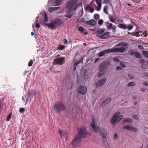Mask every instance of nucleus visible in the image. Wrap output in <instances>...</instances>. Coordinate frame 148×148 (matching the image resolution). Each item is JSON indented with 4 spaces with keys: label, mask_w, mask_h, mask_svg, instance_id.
Wrapping results in <instances>:
<instances>
[{
    "label": "nucleus",
    "mask_w": 148,
    "mask_h": 148,
    "mask_svg": "<svg viewBox=\"0 0 148 148\" xmlns=\"http://www.w3.org/2000/svg\"><path fill=\"white\" fill-rule=\"evenodd\" d=\"M136 85V83L134 82H129L127 84V86L128 87H131Z\"/></svg>",
    "instance_id": "obj_23"
},
{
    "label": "nucleus",
    "mask_w": 148,
    "mask_h": 148,
    "mask_svg": "<svg viewBox=\"0 0 148 148\" xmlns=\"http://www.w3.org/2000/svg\"><path fill=\"white\" fill-rule=\"evenodd\" d=\"M61 2V0H55L54 3H53V6H57L60 5Z\"/></svg>",
    "instance_id": "obj_18"
},
{
    "label": "nucleus",
    "mask_w": 148,
    "mask_h": 148,
    "mask_svg": "<svg viewBox=\"0 0 148 148\" xmlns=\"http://www.w3.org/2000/svg\"><path fill=\"white\" fill-rule=\"evenodd\" d=\"M110 0H103L104 2L103 3L107 4L110 1Z\"/></svg>",
    "instance_id": "obj_54"
},
{
    "label": "nucleus",
    "mask_w": 148,
    "mask_h": 148,
    "mask_svg": "<svg viewBox=\"0 0 148 148\" xmlns=\"http://www.w3.org/2000/svg\"><path fill=\"white\" fill-rule=\"evenodd\" d=\"M65 46L63 45H60L58 48V49L60 50H62L65 49Z\"/></svg>",
    "instance_id": "obj_33"
},
{
    "label": "nucleus",
    "mask_w": 148,
    "mask_h": 148,
    "mask_svg": "<svg viewBox=\"0 0 148 148\" xmlns=\"http://www.w3.org/2000/svg\"><path fill=\"white\" fill-rule=\"evenodd\" d=\"M47 15L46 13H45L44 16V21L45 22H47L48 21V18L47 17Z\"/></svg>",
    "instance_id": "obj_29"
},
{
    "label": "nucleus",
    "mask_w": 148,
    "mask_h": 148,
    "mask_svg": "<svg viewBox=\"0 0 148 148\" xmlns=\"http://www.w3.org/2000/svg\"><path fill=\"white\" fill-rule=\"evenodd\" d=\"M138 47L139 49L141 50H143L144 49L143 47L142 46L140 45H138Z\"/></svg>",
    "instance_id": "obj_51"
},
{
    "label": "nucleus",
    "mask_w": 148,
    "mask_h": 148,
    "mask_svg": "<svg viewBox=\"0 0 148 148\" xmlns=\"http://www.w3.org/2000/svg\"><path fill=\"white\" fill-rule=\"evenodd\" d=\"M144 36L145 37H147V35H148V34L147 33V31H146L144 32H143Z\"/></svg>",
    "instance_id": "obj_48"
},
{
    "label": "nucleus",
    "mask_w": 148,
    "mask_h": 148,
    "mask_svg": "<svg viewBox=\"0 0 148 148\" xmlns=\"http://www.w3.org/2000/svg\"><path fill=\"white\" fill-rule=\"evenodd\" d=\"M121 45H122L123 46H126L127 44L125 42H121Z\"/></svg>",
    "instance_id": "obj_44"
},
{
    "label": "nucleus",
    "mask_w": 148,
    "mask_h": 148,
    "mask_svg": "<svg viewBox=\"0 0 148 148\" xmlns=\"http://www.w3.org/2000/svg\"><path fill=\"white\" fill-rule=\"evenodd\" d=\"M132 122V119L129 118H126L123 121V123Z\"/></svg>",
    "instance_id": "obj_21"
},
{
    "label": "nucleus",
    "mask_w": 148,
    "mask_h": 148,
    "mask_svg": "<svg viewBox=\"0 0 148 148\" xmlns=\"http://www.w3.org/2000/svg\"><path fill=\"white\" fill-rule=\"evenodd\" d=\"M108 7L106 6H105L103 8V12H104L106 14H108V12L107 10Z\"/></svg>",
    "instance_id": "obj_31"
},
{
    "label": "nucleus",
    "mask_w": 148,
    "mask_h": 148,
    "mask_svg": "<svg viewBox=\"0 0 148 148\" xmlns=\"http://www.w3.org/2000/svg\"><path fill=\"white\" fill-rule=\"evenodd\" d=\"M90 6L89 5H87L86 8H85V10H87L89 9H90Z\"/></svg>",
    "instance_id": "obj_57"
},
{
    "label": "nucleus",
    "mask_w": 148,
    "mask_h": 148,
    "mask_svg": "<svg viewBox=\"0 0 148 148\" xmlns=\"http://www.w3.org/2000/svg\"><path fill=\"white\" fill-rule=\"evenodd\" d=\"M122 69V68L120 66H118L116 68V70H121Z\"/></svg>",
    "instance_id": "obj_60"
},
{
    "label": "nucleus",
    "mask_w": 148,
    "mask_h": 148,
    "mask_svg": "<svg viewBox=\"0 0 148 148\" xmlns=\"http://www.w3.org/2000/svg\"><path fill=\"white\" fill-rule=\"evenodd\" d=\"M142 32V31H139L137 32L133 33L132 34V36H135L138 37L140 36V35L139 34V33H141Z\"/></svg>",
    "instance_id": "obj_20"
},
{
    "label": "nucleus",
    "mask_w": 148,
    "mask_h": 148,
    "mask_svg": "<svg viewBox=\"0 0 148 148\" xmlns=\"http://www.w3.org/2000/svg\"><path fill=\"white\" fill-rule=\"evenodd\" d=\"M103 22V21L102 19H100L99 20L98 22V23L100 25H102Z\"/></svg>",
    "instance_id": "obj_41"
},
{
    "label": "nucleus",
    "mask_w": 148,
    "mask_h": 148,
    "mask_svg": "<svg viewBox=\"0 0 148 148\" xmlns=\"http://www.w3.org/2000/svg\"><path fill=\"white\" fill-rule=\"evenodd\" d=\"M105 31V29H99L97 31V33L100 34H101L104 33Z\"/></svg>",
    "instance_id": "obj_25"
},
{
    "label": "nucleus",
    "mask_w": 148,
    "mask_h": 148,
    "mask_svg": "<svg viewBox=\"0 0 148 148\" xmlns=\"http://www.w3.org/2000/svg\"><path fill=\"white\" fill-rule=\"evenodd\" d=\"M65 60L64 57H60L54 60V63L56 64L61 65L63 63V62Z\"/></svg>",
    "instance_id": "obj_10"
},
{
    "label": "nucleus",
    "mask_w": 148,
    "mask_h": 148,
    "mask_svg": "<svg viewBox=\"0 0 148 148\" xmlns=\"http://www.w3.org/2000/svg\"><path fill=\"white\" fill-rule=\"evenodd\" d=\"M98 8H97L96 9L97 10V11H99L101 9V6L98 5Z\"/></svg>",
    "instance_id": "obj_59"
},
{
    "label": "nucleus",
    "mask_w": 148,
    "mask_h": 148,
    "mask_svg": "<svg viewBox=\"0 0 148 148\" xmlns=\"http://www.w3.org/2000/svg\"><path fill=\"white\" fill-rule=\"evenodd\" d=\"M87 91V88L85 86H82L79 87L77 89V92L82 95H85Z\"/></svg>",
    "instance_id": "obj_9"
},
{
    "label": "nucleus",
    "mask_w": 148,
    "mask_h": 148,
    "mask_svg": "<svg viewBox=\"0 0 148 148\" xmlns=\"http://www.w3.org/2000/svg\"><path fill=\"white\" fill-rule=\"evenodd\" d=\"M81 61H82V62H83V61H82V59H81V60H79L78 61H77L75 63H73L74 65H77V64H78L79 63H80V62H81Z\"/></svg>",
    "instance_id": "obj_37"
},
{
    "label": "nucleus",
    "mask_w": 148,
    "mask_h": 148,
    "mask_svg": "<svg viewBox=\"0 0 148 148\" xmlns=\"http://www.w3.org/2000/svg\"><path fill=\"white\" fill-rule=\"evenodd\" d=\"M108 63L104 62L99 65V72L97 75L98 77L101 76L106 73L108 67Z\"/></svg>",
    "instance_id": "obj_4"
},
{
    "label": "nucleus",
    "mask_w": 148,
    "mask_h": 148,
    "mask_svg": "<svg viewBox=\"0 0 148 148\" xmlns=\"http://www.w3.org/2000/svg\"><path fill=\"white\" fill-rule=\"evenodd\" d=\"M89 135V133L86 130L85 127H81L79 129L78 133L73 140L71 143V144L74 148L78 147L81 142L82 138Z\"/></svg>",
    "instance_id": "obj_1"
},
{
    "label": "nucleus",
    "mask_w": 148,
    "mask_h": 148,
    "mask_svg": "<svg viewBox=\"0 0 148 148\" xmlns=\"http://www.w3.org/2000/svg\"><path fill=\"white\" fill-rule=\"evenodd\" d=\"M94 17L95 19L97 20L99 18V15L97 14H95L94 15Z\"/></svg>",
    "instance_id": "obj_36"
},
{
    "label": "nucleus",
    "mask_w": 148,
    "mask_h": 148,
    "mask_svg": "<svg viewBox=\"0 0 148 148\" xmlns=\"http://www.w3.org/2000/svg\"><path fill=\"white\" fill-rule=\"evenodd\" d=\"M33 93V92L31 90H29L28 91L27 95L28 96H30L32 95Z\"/></svg>",
    "instance_id": "obj_30"
},
{
    "label": "nucleus",
    "mask_w": 148,
    "mask_h": 148,
    "mask_svg": "<svg viewBox=\"0 0 148 148\" xmlns=\"http://www.w3.org/2000/svg\"><path fill=\"white\" fill-rule=\"evenodd\" d=\"M107 79L106 78H104L103 79H100L95 83V84L97 87L98 86H101L103 85L106 82Z\"/></svg>",
    "instance_id": "obj_11"
},
{
    "label": "nucleus",
    "mask_w": 148,
    "mask_h": 148,
    "mask_svg": "<svg viewBox=\"0 0 148 148\" xmlns=\"http://www.w3.org/2000/svg\"><path fill=\"white\" fill-rule=\"evenodd\" d=\"M116 27L114 26H113L111 29L112 30V32L114 33L116 31Z\"/></svg>",
    "instance_id": "obj_50"
},
{
    "label": "nucleus",
    "mask_w": 148,
    "mask_h": 148,
    "mask_svg": "<svg viewBox=\"0 0 148 148\" xmlns=\"http://www.w3.org/2000/svg\"><path fill=\"white\" fill-rule=\"evenodd\" d=\"M111 100V98H108L102 103V104L103 105H105L109 103Z\"/></svg>",
    "instance_id": "obj_17"
},
{
    "label": "nucleus",
    "mask_w": 148,
    "mask_h": 148,
    "mask_svg": "<svg viewBox=\"0 0 148 148\" xmlns=\"http://www.w3.org/2000/svg\"><path fill=\"white\" fill-rule=\"evenodd\" d=\"M62 23L61 20L59 18L56 19L54 21L51 23H47L45 24L49 29L53 30L55 29L56 27H58Z\"/></svg>",
    "instance_id": "obj_5"
},
{
    "label": "nucleus",
    "mask_w": 148,
    "mask_h": 148,
    "mask_svg": "<svg viewBox=\"0 0 148 148\" xmlns=\"http://www.w3.org/2000/svg\"><path fill=\"white\" fill-rule=\"evenodd\" d=\"M99 60V58H96L95 61V62H94V63H96V62H97Z\"/></svg>",
    "instance_id": "obj_62"
},
{
    "label": "nucleus",
    "mask_w": 148,
    "mask_h": 148,
    "mask_svg": "<svg viewBox=\"0 0 148 148\" xmlns=\"http://www.w3.org/2000/svg\"><path fill=\"white\" fill-rule=\"evenodd\" d=\"M64 44H66L68 42V41L66 39H65L64 40Z\"/></svg>",
    "instance_id": "obj_61"
},
{
    "label": "nucleus",
    "mask_w": 148,
    "mask_h": 148,
    "mask_svg": "<svg viewBox=\"0 0 148 148\" xmlns=\"http://www.w3.org/2000/svg\"><path fill=\"white\" fill-rule=\"evenodd\" d=\"M94 9L92 8H90L89 10V12L91 13H92L94 12Z\"/></svg>",
    "instance_id": "obj_49"
},
{
    "label": "nucleus",
    "mask_w": 148,
    "mask_h": 148,
    "mask_svg": "<svg viewBox=\"0 0 148 148\" xmlns=\"http://www.w3.org/2000/svg\"><path fill=\"white\" fill-rule=\"evenodd\" d=\"M142 53L144 56L148 58V51H143Z\"/></svg>",
    "instance_id": "obj_26"
},
{
    "label": "nucleus",
    "mask_w": 148,
    "mask_h": 148,
    "mask_svg": "<svg viewBox=\"0 0 148 148\" xmlns=\"http://www.w3.org/2000/svg\"><path fill=\"white\" fill-rule=\"evenodd\" d=\"M120 64L122 67L125 68V65L123 62H121L120 63Z\"/></svg>",
    "instance_id": "obj_39"
},
{
    "label": "nucleus",
    "mask_w": 148,
    "mask_h": 148,
    "mask_svg": "<svg viewBox=\"0 0 148 148\" xmlns=\"http://www.w3.org/2000/svg\"><path fill=\"white\" fill-rule=\"evenodd\" d=\"M125 48L123 47L119 48L113 47L111 49H106L100 52L98 54V55L99 57H101L104 56L105 53L108 54L110 53L115 52L123 53L125 51Z\"/></svg>",
    "instance_id": "obj_3"
},
{
    "label": "nucleus",
    "mask_w": 148,
    "mask_h": 148,
    "mask_svg": "<svg viewBox=\"0 0 148 148\" xmlns=\"http://www.w3.org/2000/svg\"><path fill=\"white\" fill-rule=\"evenodd\" d=\"M140 62H141V63H144L145 62V61L143 59H141L140 60Z\"/></svg>",
    "instance_id": "obj_63"
},
{
    "label": "nucleus",
    "mask_w": 148,
    "mask_h": 148,
    "mask_svg": "<svg viewBox=\"0 0 148 148\" xmlns=\"http://www.w3.org/2000/svg\"><path fill=\"white\" fill-rule=\"evenodd\" d=\"M77 2V0H70L68 2L66 7L68 10L65 14L66 17L68 18L72 17V12L75 11L77 8L78 6L76 5Z\"/></svg>",
    "instance_id": "obj_2"
},
{
    "label": "nucleus",
    "mask_w": 148,
    "mask_h": 148,
    "mask_svg": "<svg viewBox=\"0 0 148 148\" xmlns=\"http://www.w3.org/2000/svg\"><path fill=\"white\" fill-rule=\"evenodd\" d=\"M140 90L141 91H143V92H144L145 91V89L144 88H141Z\"/></svg>",
    "instance_id": "obj_64"
},
{
    "label": "nucleus",
    "mask_w": 148,
    "mask_h": 148,
    "mask_svg": "<svg viewBox=\"0 0 148 148\" xmlns=\"http://www.w3.org/2000/svg\"><path fill=\"white\" fill-rule=\"evenodd\" d=\"M133 117L135 119L138 120L139 119V118L138 116L135 115H134L133 116Z\"/></svg>",
    "instance_id": "obj_46"
},
{
    "label": "nucleus",
    "mask_w": 148,
    "mask_h": 148,
    "mask_svg": "<svg viewBox=\"0 0 148 148\" xmlns=\"http://www.w3.org/2000/svg\"><path fill=\"white\" fill-rule=\"evenodd\" d=\"M36 27L38 28L39 29L40 27V26L39 24L36 23Z\"/></svg>",
    "instance_id": "obj_58"
},
{
    "label": "nucleus",
    "mask_w": 148,
    "mask_h": 148,
    "mask_svg": "<svg viewBox=\"0 0 148 148\" xmlns=\"http://www.w3.org/2000/svg\"><path fill=\"white\" fill-rule=\"evenodd\" d=\"M134 56L137 58H141V55L140 54L137 52H135V53L134 55Z\"/></svg>",
    "instance_id": "obj_22"
},
{
    "label": "nucleus",
    "mask_w": 148,
    "mask_h": 148,
    "mask_svg": "<svg viewBox=\"0 0 148 148\" xmlns=\"http://www.w3.org/2000/svg\"><path fill=\"white\" fill-rule=\"evenodd\" d=\"M11 118V114H9L8 116L6 121H10V119Z\"/></svg>",
    "instance_id": "obj_42"
},
{
    "label": "nucleus",
    "mask_w": 148,
    "mask_h": 148,
    "mask_svg": "<svg viewBox=\"0 0 148 148\" xmlns=\"http://www.w3.org/2000/svg\"><path fill=\"white\" fill-rule=\"evenodd\" d=\"M109 19L111 22L114 23L115 21V19L113 17L112 15H110L109 17Z\"/></svg>",
    "instance_id": "obj_24"
},
{
    "label": "nucleus",
    "mask_w": 148,
    "mask_h": 148,
    "mask_svg": "<svg viewBox=\"0 0 148 148\" xmlns=\"http://www.w3.org/2000/svg\"><path fill=\"white\" fill-rule=\"evenodd\" d=\"M123 129H126L129 131H132L134 132H136L138 131V129L132 126L126 125L123 127Z\"/></svg>",
    "instance_id": "obj_12"
},
{
    "label": "nucleus",
    "mask_w": 148,
    "mask_h": 148,
    "mask_svg": "<svg viewBox=\"0 0 148 148\" xmlns=\"http://www.w3.org/2000/svg\"><path fill=\"white\" fill-rule=\"evenodd\" d=\"M53 9V10L54 11L56 10H58L60 8V7H52Z\"/></svg>",
    "instance_id": "obj_53"
},
{
    "label": "nucleus",
    "mask_w": 148,
    "mask_h": 148,
    "mask_svg": "<svg viewBox=\"0 0 148 148\" xmlns=\"http://www.w3.org/2000/svg\"><path fill=\"white\" fill-rule=\"evenodd\" d=\"M92 122L91 123V125L92 129L95 133L99 132L100 129L98 126H96L97 122L94 118H92Z\"/></svg>",
    "instance_id": "obj_8"
},
{
    "label": "nucleus",
    "mask_w": 148,
    "mask_h": 148,
    "mask_svg": "<svg viewBox=\"0 0 148 148\" xmlns=\"http://www.w3.org/2000/svg\"><path fill=\"white\" fill-rule=\"evenodd\" d=\"M142 67L144 69H146L147 67V66L146 64H143L141 65Z\"/></svg>",
    "instance_id": "obj_47"
},
{
    "label": "nucleus",
    "mask_w": 148,
    "mask_h": 148,
    "mask_svg": "<svg viewBox=\"0 0 148 148\" xmlns=\"http://www.w3.org/2000/svg\"><path fill=\"white\" fill-rule=\"evenodd\" d=\"M25 109L24 108H20L19 109V112L21 113H23L25 110Z\"/></svg>",
    "instance_id": "obj_45"
},
{
    "label": "nucleus",
    "mask_w": 148,
    "mask_h": 148,
    "mask_svg": "<svg viewBox=\"0 0 148 148\" xmlns=\"http://www.w3.org/2000/svg\"><path fill=\"white\" fill-rule=\"evenodd\" d=\"M113 27V25L112 23H110L109 25L107 26V28L109 29H111Z\"/></svg>",
    "instance_id": "obj_34"
},
{
    "label": "nucleus",
    "mask_w": 148,
    "mask_h": 148,
    "mask_svg": "<svg viewBox=\"0 0 148 148\" xmlns=\"http://www.w3.org/2000/svg\"><path fill=\"white\" fill-rule=\"evenodd\" d=\"M129 53L130 55H134L135 52H134L132 50H131L129 51Z\"/></svg>",
    "instance_id": "obj_43"
},
{
    "label": "nucleus",
    "mask_w": 148,
    "mask_h": 148,
    "mask_svg": "<svg viewBox=\"0 0 148 148\" xmlns=\"http://www.w3.org/2000/svg\"><path fill=\"white\" fill-rule=\"evenodd\" d=\"M109 34V33L107 32L103 35L100 36L99 38L102 39L108 38L110 36Z\"/></svg>",
    "instance_id": "obj_15"
},
{
    "label": "nucleus",
    "mask_w": 148,
    "mask_h": 148,
    "mask_svg": "<svg viewBox=\"0 0 148 148\" xmlns=\"http://www.w3.org/2000/svg\"><path fill=\"white\" fill-rule=\"evenodd\" d=\"M53 108L56 112L58 113L63 110L65 108V106L62 102L58 101L54 104Z\"/></svg>",
    "instance_id": "obj_6"
},
{
    "label": "nucleus",
    "mask_w": 148,
    "mask_h": 148,
    "mask_svg": "<svg viewBox=\"0 0 148 148\" xmlns=\"http://www.w3.org/2000/svg\"><path fill=\"white\" fill-rule=\"evenodd\" d=\"M119 27L121 29H125L127 28L126 25L123 24H119L118 25Z\"/></svg>",
    "instance_id": "obj_19"
},
{
    "label": "nucleus",
    "mask_w": 148,
    "mask_h": 148,
    "mask_svg": "<svg viewBox=\"0 0 148 148\" xmlns=\"http://www.w3.org/2000/svg\"><path fill=\"white\" fill-rule=\"evenodd\" d=\"M33 64V61L32 60H31L29 62L28 65L29 66H32Z\"/></svg>",
    "instance_id": "obj_35"
},
{
    "label": "nucleus",
    "mask_w": 148,
    "mask_h": 148,
    "mask_svg": "<svg viewBox=\"0 0 148 148\" xmlns=\"http://www.w3.org/2000/svg\"><path fill=\"white\" fill-rule=\"evenodd\" d=\"M96 21L93 19H92L90 21L86 22V24L92 26L95 25H96Z\"/></svg>",
    "instance_id": "obj_14"
},
{
    "label": "nucleus",
    "mask_w": 148,
    "mask_h": 148,
    "mask_svg": "<svg viewBox=\"0 0 148 148\" xmlns=\"http://www.w3.org/2000/svg\"><path fill=\"white\" fill-rule=\"evenodd\" d=\"M80 21L82 22H85L86 23V21H85V19L84 17L81 18L79 19Z\"/></svg>",
    "instance_id": "obj_38"
},
{
    "label": "nucleus",
    "mask_w": 148,
    "mask_h": 148,
    "mask_svg": "<svg viewBox=\"0 0 148 148\" xmlns=\"http://www.w3.org/2000/svg\"><path fill=\"white\" fill-rule=\"evenodd\" d=\"M128 76V77L131 79H133L134 78V76L131 74H129Z\"/></svg>",
    "instance_id": "obj_40"
},
{
    "label": "nucleus",
    "mask_w": 148,
    "mask_h": 148,
    "mask_svg": "<svg viewBox=\"0 0 148 148\" xmlns=\"http://www.w3.org/2000/svg\"><path fill=\"white\" fill-rule=\"evenodd\" d=\"M54 11L52 7H50L49 9V11L50 12H52Z\"/></svg>",
    "instance_id": "obj_52"
},
{
    "label": "nucleus",
    "mask_w": 148,
    "mask_h": 148,
    "mask_svg": "<svg viewBox=\"0 0 148 148\" xmlns=\"http://www.w3.org/2000/svg\"><path fill=\"white\" fill-rule=\"evenodd\" d=\"M58 132L59 134L60 135V136L62 139L64 138H66L67 137L68 134L65 132H64L63 131L60 130H59L58 131Z\"/></svg>",
    "instance_id": "obj_13"
},
{
    "label": "nucleus",
    "mask_w": 148,
    "mask_h": 148,
    "mask_svg": "<svg viewBox=\"0 0 148 148\" xmlns=\"http://www.w3.org/2000/svg\"><path fill=\"white\" fill-rule=\"evenodd\" d=\"M127 28V30L128 31L132 29L134 27V26L131 25H128L127 26H126Z\"/></svg>",
    "instance_id": "obj_27"
},
{
    "label": "nucleus",
    "mask_w": 148,
    "mask_h": 148,
    "mask_svg": "<svg viewBox=\"0 0 148 148\" xmlns=\"http://www.w3.org/2000/svg\"><path fill=\"white\" fill-rule=\"evenodd\" d=\"M118 138V136L117 134L115 133L114 134V138L115 139H117Z\"/></svg>",
    "instance_id": "obj_55"
},
{
    "label": "nucleus",
    "mask_w": 148,
    "mask_h": 148,
    "mask_svg": "<svg viewBox=\"0 0 148 148\" xmlns=\"http://www.w3.org/2000/svg\"><path fill=\"white\" fill-rule=\"evenodd\" d=\"M119 114V112H117L114 115L111 120L112 125H114L123 118V116L122 115L118 116Z\"/></svg>",
    "instance_id": "obj_7"
},
{
    "label": "nucleus",
    "mask_w": 148,
    "mask_h": 148,
    "mask_svg": "<svg viewBox=\"0 0 148 148\" xmlns=\"http://www.w3.org/2000/svg\"><path fill=\"white\" fill-rule=\"evenodd\" d=\"M102 0H96V3L98 5L101 6V2Z\"/></svg>",
    "instance_id": "obj_28"
},
{
    "label": "nucleus",
    "mask_w": 148,
    "mask_h": 148,
    "mask_svg": "<svg viewBox=\"0 0 148 148\" xmlns=\"http://www.w3.org/2000/svg\"><path fill=\"white\" fill-rule=\"evenodd\" d=\"M78 30L82 33L84 30V28L81 26L79 27L78 28Z\"/></svg>",
    "instance_id": "obj_32"
},
{
    "label": "nucleus",
    "mask_w": 148,
    "mask_h": 148,
    "mask_svg": "<svg viewBox=\"0 0 148 148\" xmlns=\"http://www.w3.org/2000/svg\"><path fill=\"white\" fill-rule=\"evenodd\" d=\"M114 61H117V62H119L120 61L118 58L117 57L114 58Z\"/></svg>",
    "instance_id": "obj_56"
},
{
    "label": "nucleus",
    "mask_w": 148,
    "mask_h": 148,
    "mask_svg": "<svg viewBox=\"0 0 148 148\" xmlns=\"http://www.w3.org/2000/svg\"><path fill=\"white\" fill-rule=\"evenodd\" d=\"M101 134L103 137L105 138L106 137L107 131L106 130L103 129L101 131Z\"/></svg>",
    "instance_id": "obj_16"
}]
</instances>
